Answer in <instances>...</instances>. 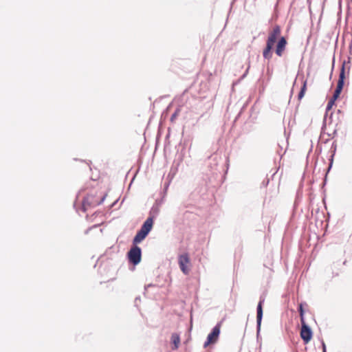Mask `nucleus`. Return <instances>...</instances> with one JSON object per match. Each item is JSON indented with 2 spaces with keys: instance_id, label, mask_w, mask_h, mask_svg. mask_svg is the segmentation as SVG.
I'll return each mask as SVG.
<instances>
[{
  "instance_id": "9",
  "label": "nucleus",
  "mask_w": 352,
  "mask_h": 352,
  "mask_svg": "<svg viewBox=\"0 0 352 352\" xmlns=\"http://www.w3.org/2000/svg\"><path fill=\"white\" fill-rule=\"evenodd\" d=\"M154 216H149L142 225L140 230L148 234L153 228Z\"/></svg>"
},
{
  "instance_id": "25",
  "label": "nucleus",
  "mask_w": 352,
  "mask_h": 352,
  "mask_svg": "<svg viewBox=\"0 0 352 352\" xmlns=\"http://www.w3.org/2000/svg\"><path fill=\"white\" fill-rule=\"evenodd\" d=\"M322 352H327V350H323Z\"/></svg>"
},
{
  "instance_id": "8",
  "label": "nucleus",
  "mask_w": 352,
  "mask_h": 352,
  "mask_svg": "<svg viewBox=\"0 0 352 352\" xmlns=\"http://www.w3.org/2000/svg\"><path fill=\"white\" fill-rule=\"evenodd\" d=\"M189 261V257L187 254H183L179 256L178 263L179 265V267L184 274H188L189 272V270L187 268L186 266Z\"/></svg>"
},
{
  "instance_id": "24",
  "label": "nucleus",
  "mask_w": 352,
  "mask_h": 352,
  "mask_svg": "<svg viewBox=\"0 0 352 352\" xmlns=\"http://www.w3.org/2000/svg\"><path fill=\"white\" fill-rule=\"evenodd\" d=\"M170 108V105L168 106V107L166 108V111H168Z\"/></svg>"
},
{
  "instance_id": "18",
  "label": "nucleus",
  "mask_w": 352,
  "mask_h": 352,
  "mask_svg": "<svg viewBox=\"0 0 352 352\" xmlns=\"http://www.w3.org/2000/svg\"><path fill=\"white\" fill-rule=\"evenodd\" d=\"M306 90L307 89H300V91L298 94V100H300L304 97Z\"/></svg>"
},
{
  "instance_id": "19",
  "label": "nucleus",
  "mask_w": 352,
  "mask_h": 352,
  "mask_svg": "<svg viewBox=\"0 0 352 352\" xmlns=\"http://www.w3.org/2000/svg\"><path fill=\"white\" fill-rule=\"evenodd\" d=\"M321 344H322V351L323 350H327L325 343H324V342L323 340H322Z\"/></svg>"
},
{
  "instance_id": "12",
  "label": "nucleus",
  "mask_w": 352,
  "mask_h": 352,
  "mask_svg": "<svg viewBox=\"0 0 352 352\" xmlns=\"http://www.w3.org/2000/svg\"><path fill=\"white\" fill-rule=\"evenodd\" d=\"M184 109V107L182 105H179L175 109V111L173 113V114L170 116V121L172 123H174L176 120L180 116L181 113Z\"/></svg>"
},
{
  "instance_id": "7",
  "label": "nucleus",
  "mask_w": 352,
  "mask_h": 352,
  "mask_svg": "<svg viewBox=\"0 0 352 352\" xmlns=\"http://www.w3.org/2000/svg\"><path fill=\"white\" fill-rule=\"evenodd\" d=\"M107 194H104L100 199V201H95V197L94 196H87L84 198L82 201V209L84 212L87 210V206H96L102 204L107 197Z\"/></svg>"
},
{
  "instance_id": "10",
  "label": "nucleus",
  "mask_w": 352,
  "mask_h": 352,
  "mask_svg": "<svg viewBox=\"0 0 352 352\" xmlns=\"http://www.w3.org/2000/svg\"><path fill=\"white\" fill-rule=\"evenodd\" d=\"M221 159L217 155H212L209 157V166L211 168L212 173H215L216 170L219 171L218 165Z\"/></svg>"
},
{
  "instance_id": "20",
  "label": "nucleus",
  "mask_w": 352,
  "mask_h": 352,
  "mask_svg": "<svg viewBox=\"0 0 352 352\" xmlns=\"http://www.w3.org/2000/svg\"><path fill=\"white\" fill-rule=\"evenodd\" d=\"M333 148V153L336 152V145L334 144V143H333L332 146H331V149Z\"/></svg>"
},
{
  "instance_id": "23",
  "label": "nucleus",
  "mask_w": 352,
  "mask_h": 352,
  "mask_svg": "<svg viewBox=\"0 0 352 352\" xmlns=\"http://www.w3.org/2000/svg\"><path fill=\"white\" fill-rule=\"evenodd\" d=\"M90 229H91V228H89V229H87V230L85 231V234H88V232H89V230H90Z\"/></svg>"
},
{
  "instance_id": "4",
  "label": "nucleus",
  "mask_w": 352,
  "mask_h": 352,
  "mask_svg": "<svg viewBox=\"0 0 352 352\" xmlns=\"http://www.w3.org/2000/svg\"><path fill=\"white\" fill-rule=\"evenodd\" d=\"M350 62L344 61L340 72L339 79L336 88H343L345 85V80L348 79L350 72Z\"/></svg>"
},
{
  "instance_id": "17",
  "label": "nucleus",
  "mask_w": 352,
  "mask_h": 352,
  "mask_svg": "<svg viewBox=\"0 0 352 352\" xmlns=\"http://www.w3.org/2000/svg\"><path fill=\"white\" fill-rule=\"evenodd\" d=\"M335 100H333V99H330L327 103V105L326 107V111H329L332 107L335 104Z\"/></svg>"
},
{
  "instance_id": "21",
  "label": "nucleus",
  "mask_w": 352,
  "mask_h": 352,
  "mask_svg": "<svg viewBox=\"0 0 352 352\" xmlns=\"http://www.w3.org/2000/svg\"><path fill=\"white\" fill-rule=\"evenodd\" d=\"M333 157V154L331 155V160L330 165H329V170L331 168V167L332 166Z\"/></svg>"
},
{
  "instance_id": "22",
  "label": "nucleus",
  "mask_w": 352,
  "mask_h": 352,
  "mask_svg": "<svg viewBox=\"0 0 352 352\" xmlns=\"http://www.w3.org/2000/svg\"><path fill=\"white\" fill-rule=\"evenodd\" d=\"M294 89H292L290 90V99H291V98H292V95H293V93H294Z\"/></svg>"
},
{
  "instance_id": "11",
  "label": "nucleus",
  "mask_w": 352,
  "mask_h": 352,
  "mask_svg": "<svg viewBox=\"0 0 352 352\" xmlns=\"http://www.w3.org/2000/svg\"><path fill=\"white\" fill-rule=\"evenodd\" d=\"M147 234L144 232L142 230H138L136 233L135 236H134L133 239V245H136L137 243H140L142 240H144Z\"/></svg>"
},
{
  "instance_id": "5",
  "label": "nucleus",
  "mask_w": 352,
  "mask_h": 352,
  "mask_svg": "<svg viewBox=\"0 0 352 352\" xmlns=\"http://www.w3.org/2000/svg\"><path fill=\"white\" fill-rule=\"evenodd\" d=\"M300 338L303 340L305 344H307L310 342L313 336V331L311 327L306 323V322H300Z\"/></svg>"
},
{
  "instance_id": "15",
  "label": "nucleus",
  "mask_w": 352,
  "mask_h": 352,
  "mask_svg": "<svg viewBox=\"0 0 352 352\" xmlns=\"http://www.w3.org/2000/svg\"><path fill=\"white\" fill-rule=\"evenodd\" d=\"M159 210L157 206H153L150 212L149 216H154V219L156 217V216L158 214Z\"/></svg>"
},
{
  "instance_id": "3",
  "label": "nucleus",
  "mask_w": 352,
  "mask_h": 352,
  "mask_svg": "<svg viewBox=\"0 0 352 352\" xmlns=\"http://www.w3.org/2000/svg\"><path fill=\"white\" fill-rule=\"evenodd\" d=\"M221 322H218L212 329L210 333L208 335L206 342L204 344V347L206 348L210 344H215L219 339L221 333Z\"/></svg>"
},
{
  "instance_id": "6",
  "label": "nucleus",
  "mask_w": 352,
  "mask_h": 352,
  "mask_svg": "<svg viewBox=\"0 0 352 352\" xmlns=\"http://www.w3.org/2000/svg\"><path fill=\"white\" fill-rule=\"evenodd\" d=\"M265 297L264 295H261L259 298V301L256 307V330L257 333L260 332L261 325L263 319V305L265 302Z\"/></svg>"
},
{
  "instance_id": "13",
  "label": "nucleus",
  "mask_w": 352,
  "mask_h": 352,
  "mask_svg": "<svg viewBox=\"0 0 352 352\" xmlns=\"http://www.w3.org/2000/svg\"><path fill=\"white\" fill-rule=\"evenodd\" d=\"M170 340H171V342L173 344V350L177 349L179 348V342H180V336H179V335L178 333H173L171 335Z\"/></svg>"
},
{
  "instance_id": "2",
  "label": "nucleus",
  "mask_w": 352,
  "mask_h": 352,
  "mask_svg": "<svg viewBox=\"0 0 352 352\" xmlns=\"http://www.w3.org/2000/svg\"><path fill=\"white\" fill-rule=\"evenodd\" d=\"M129 262L133 265H137L141 261L142 250L137 245H133L127 253Z\"/></svg>"
},
{
  "instance_id": "1",
  "label": "nucleus",
  "mask_w": 352,
  "mask_h": 352,
  "mask_svg": "<svg viewBox=\"0 0 352 352\" xmlns=\"http://www.w3.org/2000/svg\"><path fill=\"white\" fill-rule=\"evenodd\" d=\"M281 29L279 25H275L270 31L266 41V46L263 51V56L265 58L270 60L272 56V50L275 43L278 41L276 46L275 52L277 56H282L287 44V40L284 36H281Z\"/></svg>"
},
{
  "instance_id": "14",
  "label": "nucleus",
  "mask_w": 352,
  "mask_h": 352,
  "mask_svg": "<svg viewBox=\"0 0 352 352\" xmlns=\"http://www.w3.org/2000/svg\"><path fill=\"white\" fill-rule=\"evenodd\" d=\"M298 311L299 314H300V322H305V317H304L305 311H304V309H303V304L302 303H300L299 305Z\"/></svg>"
},
{
  "instance_id": "16",
  "label": "nucleus",
  "mask_w": 352,
  "mask_h": 352,
  "mask_svg": "<svg viewBox=\"0 0 352 352\" xmlns=\"http://www.w3.org/2000/svg\"><path fill=\"white\" fill-rule=\"evenodd\" d=\"M342 90L343 89H335V91L331 98L336 101L339 98Z\"/></svg>"
}]
</instances>
